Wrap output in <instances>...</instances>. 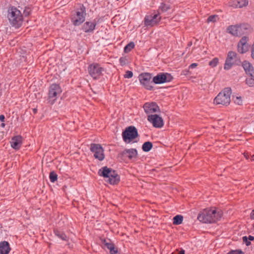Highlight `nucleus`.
I'll return each instance as SVG.
<instances>
[{
	"label": "nucleus",
	"instance_id": "f257e3e1",
	"mask_svg": "<svg viewBox=\"0 0 254 254\" xmlns=\"http://www.w3.org/2000/svg\"><path fill=\"white\" fill-rule=\"evenodd\" d=\"M223 212L216 208H206L200 211L197 219L203 223H214L220 220Z\"/></svg>",
	"mask_w": 254,
	"mask_h": 254
},
{
	"label": "nucleus",
	"instance_id": "f03ea898",
	"mask_svg": "<svg viewBox=\"0 0 254 254\" xmlns=\"http://www.w3.org/2000/svg\"><path fill=\"white\" fill-rule=\"evenodd\" d=\"M7 17L9 24L15 28L21 26L23 16L21 11L14 6H10L7 9Z\"/></svg>",
	"mask_w": 254,
	"mask_h": 254
},
{
	"label": "nucleus",
	"instance_id": "7ed1b4c3",
	"mask_svg": "<svg viewBox=\"0 0 254 254\" xmlns=\"http://www.w3.org/2000/svg\"><path fill=\"white\" fill-rule=\"evenodd\" d=\"M86 16L85 6L83 4H78V7L71 13V22L74 26H79L85 21Z\"/></svg>",
	"mask_w": 254,
	"mask_h": 254
},
{
	"label": "nucleus",
	"instance_id": "20e7f679",
	"mask_svg": "<svg viewBox=\"0 0 254 254\" xmlns=\"http://www.w3.org/2000/svg\"><path fill=\"white\" fill-rule=\"evenodd\" d=\"M232 90L230 87L225 88L220 92L214 100V103L216 105L228 106L231 102L230 96Z\"/></svg>",
	"mask_w": 254,
	"mask_h": 254
},
{
	"label": "nucleus",
	"instance_id": "39448f33",
	"mask_svg": "<svg viewBox=\"0 0 254 254\" xmlns=\"http://www.w3.org/2000/svg\"><path fill=\"white\" fill-rule=\"evenodd\" d=\"M250 28V25L246 23L230 25L227 28V32L234 36L240 37L247 34Z\"/></svg>",
	"mask_w": 254,
	"mask_h": 254
},
{
	"label": "nucleus",
	"instance_id": "423d86ee",
	"mask_svg": "<svg viewBox=\"0 0 254 254\" xmlns=\"http://www.w3.org/2000/svg\"><path fill=\"white\" fill-rule=\"evenodd\" d=\"M242 62L239 56L234 51L228 53L224 68L225 70H229L233 65H240Z\"/></svg>",
	"mask_w": 254,
	"mask_h": 254
},
{
	"label": "nucleus",
	"instance_id": "0eeeda50",
	"mask_svg": "<svg viewBox=\"0 0 254 254\" xmlns=\"http://www.w3.org/2000/svg\"><path fill=\"white\" fill-rule=\"evenodd\" d=\"M138 136L137 129L134 126L127 127L122 132L123 140L126 143H129Z\"/></svg>",
	"mask_w": 254,
	"mask_h": 254
},
{
	"label": "nucleus",
	"instance_id": "6e6552de",
	"mask_svg": "<svg viewBox=\"0 0 254 254\" xmlns=\"http://www.w3.org/2000/svg\"><path fill=\"white\" fill-rule=\"evenodd\" d=\"M88 71L89 75L95 80L99 79L103 75L104 68L97 63L90 64L88 67Z\"/></svg>",
	"mask_w": 254,
	"mask_h": 254
},
{
	"label": "nucleus",
	"instance_id": "1a4fd4ad",
	"mask_svg": "<svg viewBox=\"0 0 254 254\" xmlns=\"http://www.w3.org/2000/svg\"><path fill=\"white\" fill-rule=\"evenodd\" d=\"M62 92V89L58 84H52L49 89L48 97L49 102L54 104L57 99L58 95H60Z\"/></svg>",
	"mask_w": 254,
	"mask_h": 254
},
{
	"label": "nucleus",
	"instance_id": "9d476101",
	"mask_svg": "<svg viewBox=\"0 0 254 254\" xmlns=\"http://www.w3.org/2000/svg\"><path fill=\"white\" fill-rule=\"evenodd\" d=\"M138 79L140 84L147 90H152L153 87L151 85L153 81H151L152 75L151 73L143 72L140 74Z\"/></svg>",
	"mask_w": 254,
	"mask_h": 254
},
{
	"label": "nucleus",
	"instance_id": "9b49d317",
	"mask_svg": "<svg viewBox=\"0 0 254 254\" xmlns=\"http://www.w3.org/2000/svg\"><path fill=\"white\" fill-rule=\"evenodd\" d=\"M161 20L159 13H151L145 15L143 22L146 27H153L158 24Z\"/></svg>",
	"mask_w": 254,
	"mask_h": 254
},
{
	"label": "nucleus",
	"instance_id": "f8f14e48",
	"mask_svg": "<svg viewBox=\"0 0 254 254\" xmlns=\"http://www.w3.org/2000/svg\"><path fill=\"white\" fill-rule=\"evenodd\" d=\"M90 150L93 153L95 158L101 161L105 158L104 150L101 144L98 143H91Z\"/></svg>",
	"mask_w": 254,
	"mask_h": 254
},
{
	"label": "nucleus",
	"instance_id": "ddd939ff",
	"mask_svg": "<svg viewBox=\"0 0 254 254\" xmlns=\"http://www.w3.org/2000/svg\"><path fill=\"white\" fill-rule=\"evenodd\" d=\"M173 77L167 72H161L153 78L152 81L156 84H162L171 81Z\"/></svg>",
	"mask_w": 254,
	"mask_h": 254
},
{
	"label": "nucleus",
	"instance_id": "4468645a",
	"mask_svg": "<svg viewBox=\"0 0 254 254\" xmlns=\"http://www.w3.org/2000/svg\"><path fill=\"white\" fill-rule=\"evenodd\" d=\"M98 21L96 19H94L92 20H88L84 21L82 24L81 30L85 33H93L94 30L96 29Z\"/></svg>",
	"mask_w": 254,
	"mask_h": 254
},
{
	"label": "nucleus",
	"instance_id": "2eb2a0df",
	"mask_svg": "<svg viewBox=\"0 0 254 254\" xmlns=\"http://www.w3.org/2000/svg\"><path fill=\"white\" fill-rule=\"evenodd\" d=\"M147 120L156 128H161L164 125L163 119L156 114L148 115Z\"/></svg>",
	"mask_w": 254,
	"mask_h": 254
},
{
	"label": "nucleus",
	"instance_id": "dca6fc26",
	"mask_svg": "<svg viewBox=\"0 0 254 254\" xmlns=\"http://www.w3.org/2000/svg\"><path fill=\"white\" fill-rule=\"evenodd\" d=\"M144 112L148 115H152L154 113L159 111V108L157 104L155 102L145 103L143 106Z\"/></svg>",
	"mask_w": 254,
	"mask_h": 254
},
{
	"label": "nucleus",
	"instance_id": "f3484780",
	"mask_svg": "<svg viewBox=\"0 0 254 254\" xmlns=\"http://www.w3.org/2000/svg\"><path fill=\"white\" fill-rule=\"evenodd\" d=\"M23 138L21 135H16L12 137L10 141L11 146L15 150H18L22 144Z\"/></svg>",
	"mask_w": 254,
	"mask_h": 254
},
{
	"label": "nucleus",
	"instance_id": "a211bd4d",
	"mask_svg": "<svg viewBox=\"0 0 254 254\" xmlns=\"http://www.w3.org/2000/svg\"><path fill=\"white\" fill-rule=\"evenodd\" d=\"M107 179V182L111 185H116L120 181V176L114 170H113L112 173L110 174L109 177H108Z\"/></svg>",
	"mask_w": 254,
	"mask_h": 254
},
{
	"label": "nucleus",
	"instance_id": "6ab92c4d",
	"mask_svg": "<svg viewBox=\"0 0 254 254\" xmlns=\"http://www.w3.org/2000/svg\"><path fill=\"white\" fill-rule=\"evenodd\" d=\"M10 250L8 242L4 241L0 242V254H8Z\"/></svg>",
	"mask_w": 254,
	"mask_h": 254
},
{
	"label": "nucleus",
	"instance_id": "aec40b11",
	"mask_svg": "<svg viewBox=\"0 0 254 254\" xmlns=\"http://www.w3.org/2000/svg\"><path fill=\"white\" fill-rule=\"evenodd\" d=\"M122 155L127 157L130 160L136 157L137 155V151L136 149L131 148L125 149L122 152Z\"/></svg>",
	"mask_w": 254,
	"mask_h": 254
},
{
	"label": "nucleus",
	"instance_id": "412c9836",
	"mask_svg": "<svg viewBox=\"0 0 254 254\" xmlns=\"http://www.w3.org/2000/svg\"><path fill=\"white\" fill-rule=\"evenodd\" d=\"M112 168L105 166L99 169L98 174L99 176L107 179L108 177H109L110 174L112 173Z\"/></svg>",
	"mask_w": 254,
	"mask_h": 254
},
{
	"label": "nucleus",
	"instance_id": "4be33fe9",
	"mask_svg": "<svg viewBox=\"0 0 254 254\" xmlns=\"http://www.w3.org/2000/svg\"><path fill=\"white\" fill-rule=\"evenodd\" d=\"M241 64L246 74L248 75H249L251 73V72H252V71L254 69L253 66L248 61H245Z\"/></svg>",
	"mask_w": 254,
	"mask_h": 254
},
{
	"label": "nucleus",
	"instance_id": "5701e85b",
	"mask_svg": "<svg viewBox=\"0 0 254 254\" xmlns=\"http://www.w3.org/2000/svg\"><path fill=\"white\" fill-rule=\"evenodd\" d=\"M234 2V5H231V6L236 8H242L248 4L249 1L248 0H237Z\"/></svg>",
	"mask_w": 254,
	"mask_h": 254
},
{
	"label": "nucleus",
	"instance_id": "b1692460",
	"mask_svg": "<svg viewBox=\"0 0 254 254\" xmlns=\"http://www.w3.org/2000/svg\"><path fill=\"white\" fill-rule=\"evenodd\" d=\"M54 233L56 236L61 240L65 241H68V237L63 231H61L58 229H55Z\"/></svg>",
	"mask_w": 254,
	"mask_h": 254
},
{
	"label": "nucleus",
	"instance_id": "393cba45",
	"mask_svg": "<svg viewBox=\"0 0 254 254\" xmlns=\"http://www.w3.org/2000/svg\"><path fill=\"white\" fill-rule=\"evenodd\" d=\"M153 147V144L150 141H146L142 145V149L144 152H149Z\"/></svg>",
	"mask_w": 254,
	"mask_h": 254
},
{
	"label": "nucleus",
	"instance_id": "a878e982",
	"mask_svg": "<svg viewBox=\"0 0 254 254\" xmlns=\"http://www.w3.org/2000/svg\"><path fill=\"white\" fill-rule=\"evenodd\" d=\"M183 220V216L181 215H177L173 218V224L178 225L181 224Z\"/></svg>",
	"mask_w": 254,
	"mask_h": 254
},
{
	"label": "nucleus",
	"instance_id": "bb28decb",
	"mask_svg": "<svg viewBox=\"0 0 254 254\" xmlns=\"http://www.w3.org/2000/svg\"><path fill=\"white\" fill-rule=\"evenodd\" d=\"M170 8V4L161 3L160 6L159 7L158 10L161 11L162 12H165L169 10Z\"/></svg>",
	"mask_w": 254,
	"mask_h": 254
},
{
	"label": "nucleus",
	"instance_id": "cd10ccee",
	"mask_svg": "<svg viewBox=\"0 0 254 254\" xmlns=\"http://www.w3.org/2000/svg\"><path fill=\"white\" fill-rule=\"evenodd\" d=\"M135 47V44L133 42H130L128 44H127L125 47L124 49V52L126 53H128L132 49H133Z\"/></svg>",
	"mask_w": 254,
	"mask_h": 254
},
{
	"label": "nucleus",
	"instance_id": "c85d7f7f",
	"mask_svg": "<svg viewBox=\"0 0 254 254\" xmlns=\"http://www.w3.org/2000/svg\"><path fill=\"white\" fill-rule=\"evenodd\" d=\"M248 50V45H240L238 44V51L241 54H244Z\"/></svg>",
	"mask_w": 254,
	"mask_h": 254
},
{
	"label": "nucleus",
	"instance_id": "c756f323",
	"mask_svg": "<svg viewBox=\"0 0 254 254\" xmlns=\"http://www.w3.org/2000/svg\"><path fill=\"white\" fill-rule=\"evenodd\" d=\"M49 178L52 183H55L58 179V175L54 171H52L50 173Z\"/></svg>",
	"mask_w": 254,
	"mask_h": 254
},
{
	"label": "nucleus",
	"instance_id": "7c9ffc66",
	"mask_svg": "<svg viewBox=\"0 0 254 254\" xmlns=\"http://www.w3.org/2000/svg\"><path fill=\"white\" fill-rule=\"evenodd\" d=\"M219 18L217 15H211L209 16L207 19V22H215L218 20Z\"/></svg>",
	"mask_w": 254,
	"mask_h": 254
},
{
	"label": "nucleus",
	"instance_id": "2f4dec72",
	"mask_svg": "<svg viewBox=\"0 0 254 254\" xmlns=\"http://www.w3.org/2000/svg\"><path fill=\"white\" fill-rule=\"evenodd\" d=\"M101 241L104 246L107 248L108 249H109V247H110L111 245H112L113 244L111 242V240L110 239L106 240L105 239H102Z\"/></svg>",
	"mask_w": 254,
	"mask_h": 254
},
{
	"label": "nucleus",
	"instance_id": "473e14b6",
	"mask_svg": "<svg viewBox=\"0 0 254 254\" xmlns=\"http://www.w3.org/2000/svg\"><path fill=\"white\" fill-rule=\"evenodd\" d=\"M246 83L250 87H254V78L251 77L247 78Z\"/></svg>",
	"mask_w": 254,
	"mask_h": 254
},
{
	"label": "nucleus",
	"instance_id": "72a5a7b5",
	"mask_svg": "<svg viewBox=\"0 0 254 254\" xmlns=\"http://www.w3.org/2000/svg\"><path fill=\"white\" fill-rule=\"evenodd\" d=\"M248 38L247 36H243L240 41L239 42L238 44H239L240 45H248L247 44Z\"/></svg>",
	"mask_w": 254,
	"mask_h": 254
},
{
	"label": "nucleus",
	"instance_id": "f704fd0d",
	"mask_svg": "<svg viewBox=\"0 0 254 254\" xmlns=\"http://www.w3.org/2000/svg\"><path fill=\"white\" fill-rule=\"evenodd\" d=\"M219 62V60L217 58H214L212 60L209 62V65L211 67H215Z\"/></svg>",
	"mask_w": 254,
	"mask_h": 254
},
{
	"label": "nucleus",
	"instance_id": "c9c22d12",
	"mask_svg": "<svg viewBox=\"0 0 254 254\" xmlns=\"http://www.w3.org/2000/svg\"><path fill=\"white\" fill-rule=\"evenodd\" d=\"M108 249L110 250V254H117L118 253V250L115 248V245L113 243L110 247H109Z\"/></svg>",
	"mask_w": 254,
	"mask_h": 254
},
{
	"label": "nucleus",
	"instance_id": "e433bc0d",
	"mask_svg": "<svg viewBox=\"0 0 254 254\" xmlns=\"http://www.w3.org/2000/svg\"><path fill=\"white\" fill-rule=\"evenodd\" d=\"M108 249L110 250V254H117L118 253V250L115 248V245L113 243L110 247H109Z\"/></svg>",
	"mask_w": 254,
	"mask_h": 254
},
{
	"label": "nucleus",
	"instance_id": "4c0bfd02",
	"mask_svg": "<svg viewBox=\"0 0 254 254\" xmlns=\"http://www.w3.org/2000/svg\"><path fill=\"white\" fill-rule=\"evenodd\" d=\"M108 249L110 250V254H117L118 253V250L115 248V245L113 243L110 247H109Z\"/></svg>",
	"mask_w": 254,
	"mask_h": 254
},
{
	"label": "nucleus",
	"instance_id": "58836bf2",
	"mask_svg": "<svg viewBox=\"0 0 254 254\" xmlns=\"http://www.w3.org/2000/svg\"><path fill=\"white\" fill-rule=\"evenodd\" d=\"M108 249L110 250V254H117L118 253V250L115 248V245L113 243L110 247H109Z\"/></svg>",
	"mask_w": 254,
	"mask_h": 254
},
{
	"label": "nucleus",
	"instance_id": "ea45409f",
	"mask_svg": "<svg viewBox=\"0 0 254 254\" xmlns=\"http://www.w3.org/2000/svg\"><path fill=\"white\" fill-rule=\"evenodd\" d=\"M31 12V8L28 6H26L23 11V15L25 17L29 16Z\"/></svg>",
	"mask_w": 254,
	"mask_h": 254
},
{
	"label": "nucleus",
	"instance_id": "a19ab883",
	"mask_svg": "<svg viewBox=\"0 0 254 254\" xmlns=\"http://www.w3.org/2000/svg\"><path fill=\"white\" fill-rule=\"evenodd\" d=\"M119 62L121 66H124L127 64V59L126 57H121L119 59Z\"/></svg>",
	"mask_w": 254,
	"mask_h": 254
},
{
	"label": "nucleus",
	"instance_id": "79ce46f5",
	"mask_svg": "<svg viewBox=\"0 0 254 254\" xmlns=\"http://www.w3.org/2000/svg\"><path fill=\"white\" fill-rule=\"evenodd\" d=\"M227 254H244V253L241 250H232Z\"/></svg>",
	"mask_w": 254,
	"mask_h": 254
},
{
	"label": "nucleus",
	"instance_id": "37998d69",
	"mask_svg": "<svg viewBox=\"0 0 254 254\" xmlns=\"http://www.w3.org/2000/svg\"><path fill=\"white\" fill-rule=\"evenodd\" d=\"M133 76V73L132 71L129 70H127L125 74L124 75V77L126 78H130Z\"/></svg>",
	"mask_w": 254,
	"mask_h": 254
},
{
	"label": "nucleus",
	"instance_id": "c03bdc74",
	"mask_svg": "<svg viewBox=\"0 0 254 254\" xmlns=\"http://www.w3.org/2000/svg\"><path fill=\"white\" fill-rule=\"evenodd\" d=\"M234 102L239 105H242L243 101L241 97H236V99L234 100Z\"/></svg>",
	"mask_w": 254,
	"mask_h": 254
},
{
	"label": "nucleus",
	"instance_id": "a18cd8bd",
	"mask_svg": "<svg viewBox=\"0 0 254 254\" xmlns=\"http://www.w3.org/2000/svg\"><path fill=\"white\" fill-rule=\"evenodd\" d=\"M243 241L246 244L247 246H249L251 245V242L248 239V237L247 236H244L243 238Z\"/></svg>",
	"mask_w": 254,
	"mask_h": 254
},
{
	"label": "nucleus",
	"instance_id": "49530a36",
	"mask_svg": "<svg viewBox=\"0 0 254 254\" xmlns=\"http://www.w3.org/2000/svg\"><path fill=\"white\" fill-rule=\"evenodd\" d=\"M197 65H198V64L197 63L191 64L189 66V69H193V68H195V67H196L197 66Z\"/></svg>",
	"mask_w": 254,
	"mask_h": 254
},
{
	"label": "nucleus",
	"instance_id": "de8ad7c7",
	"mask_svg": "<svg viewBox=\"0 0 254 254\" xmlns=\"http://www.w3.org/2000/svg\"><path fill=\"white\" fill-rule=\"evenodd\" d=\"M172 254H185V251L183 249H181L179 252H178L176 253H173Z\"/></svg>",
	"mask_w": 254,
	"mask_h": 254
},
{
	"label": "nucleus",
	"instance_id": "09e8293b",
	"mask_svg": "<svg viewBox=\"0 0 254 254\" xmlns=\"http://www.w3.org/2000/svg\"><path fill=\"white\" fill-rule=\"evenodd\" d=\"M5 120V117L3 115H0V121L2 122H4Z\"/></svg>",
	"mask_w": 254,
	"mask_h": 254
},
{
	"label": "nucleus",
	"instance_id": "8fccbe9b",
	"mask_svg": "<svg viewBox=\"0 0 254 254\" xmlns=\"http://www.w3.org/2000/svg\"><path fill=\"white\" fill-rule=\"evenodd\" d=\"M250 218L251 219L254 220V209L252 210L250 214Z\"/></svg>",
	"mask_w": 254,
	"mask_h": 254
},
{
	"label": "nucleus",
	"instance_id": "3c124183",
	"mask_svg": "<svg viewBox=\"0 0 254 254\" xmlns=\"http://www.w3.org/2000/svg\"><path fill=\"white\" fill-rule=\"evenodd\" d=\"M251 77L254 78V69L251 72V73L249 74Z\"/></svg>",
	"mask_w": 254,
	"mask_h": 254
},
{
	"label": "nucleus",
	"instance_id": "603ef678",
	"mask_svg": "<svg viewBox=\"0 0 254 254\" xmlns=\"http://www.w3.org/2000/svg\"><path fill=\"white\" fill-rule=\"evenodd\" d=\"M248 239L251 241H253L254 240V237L253 236H251V235H250L248 237Z\"/></svg>",
	"mask_w": 254,
	"mask_h": 254
},
{
	"label": "nucleus",
	"instance_id": "864d4df0",
	"mask_svg": "<svg viewBox=\"0 0 254 254\" xmlns=\"http://www.w3.org/2000/svg\"><path fill=\"white\" fill-rule=\"evenodd\" d=\"M37 111H38V110H37V108H34V109H33V113H34V114H37Z\"/></svg>",
	"mask_w": 254,
	"mask_h": 254
},
{
	"label": "nucleus",
	"instance_id": "5fc2aeb1",
	"mask_svg": "<svg viewBox=\"0 0 254 254\" xmlns=\"http://www.w3.org/2000/svg\"><path fill=\"white\" fill-rule=\"evenodd\" d=\"M5 125L4 123H2L0 125V126L2 127H5Z\"/></svg>",
	"mask_w": 254,
	"mask_h": 254
},
{
	"label": "nucleus",
	"instance_id": "6e6d98bb",
	"mask_svg": "<svg viewBox=\"0 0 254 254\" xmlns=\"http://www.w3.org/2000/svg\"><path fill=\"white\" fill-rule=\"evenodd\" d=\"M251 160L252 161H254V155L251 156Z\"/></svg>",
	"mask_w": 254,
	"mask_h": 254
},
{
	"label": "nucleus",
	"instance_id": "4d7b16f0",
	"mask_svg": "<svg viewBox=\"0 0 254 254\" xmlns=\"http://www.w3.org/2000/svg\"><path fill=\"white\" fill-rule=\"evenodd\" d=\"M189 45H191V42H190V44H189Z\"/></svg>",
	"mask_w": 254,
	"mask_h": 254
}]
</instances>
